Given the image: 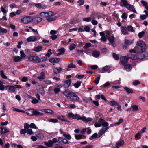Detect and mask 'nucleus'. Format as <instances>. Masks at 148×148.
<instances>
[{"mask_svg": "<svg viewBox=\"0 0 148 148\" xmlns=\"http://www.w3.org/2000/svg\"><path fill=\"white\" fill-rule=\"evenodd\" d=\"M98 122L101 124L102 126L103 127L98 132L99 138L102 135L105 133L106 131L109 128L108 126L109 124L103 119L100 118Z\"/></svg>", "mask_w": 148, "mask_h": 148, "instance_id": "nucleus-1", "label": "nucleus"}, {"mask_svg": "<svg viewBox=\"0 0 148 148\" xmlns=\"http://www.w3.org/2000/svg\"><path fill=\"white\" fill-rule=\"evenodd\" d=\"M28 60L30 62H32L34 63H38L47 61V58L46 57L40 58L36 55L31 56L28 58Z\"/></svg>", "mask_w": 148, "mask_h": 148, "instance_id": "nucleus-2", "label": "nucleus"}, {"mask_svg": "<svg viewBox=\"0 0 148 148\" xmlns=\"http://www.w3.org/2000/svg\"><path fill=\"white\" fill-rule=\"evenodd\" d=\"M57 18L56 16L52 11L48 12V15L46 20L48 22H51L55 20Z\"/></svg>", "mask_w": 148, "mask_h": 148, "instance_id": "nucleus-3", "label": "nucleus"}, {"mask_svg": "<svg viewBox=\"0 0 148 148\" xmlns=\"http://www.w3.org/2000/svg\"><path fill=\"white\" fill-rule=\"evenodd\" d=\"M21 20L22 23L24 24H27L31 22L32 21V18L28 16H25L21 18Z\"/></svg>", "mask_w": 148, "mask_h": 148, "instance_id": "nucleus-4", "label": "nucleus"}, {"mask_svg": "<svg viewBox=\"0 0 148 148\" xmlns=\"http://www.w3.org/2000/svg\"><path fill=\"white\" fill-rule=\"evenodd\" d=\"M63 93L67 97H69L70 99L74 96L73 95H74L75 94L74 93L70 91L69 90H65L64 92H63Z\"/></svg>", "mask_w": 148, "mask_h": 148, "instance_id": "nucleus-5", "label": "nucleus"}, {"mask_svg": "<svg viewBox=\"0 0 148 148\" xmlns=\"http://www.w3.org/2000/svg\"><path fill=\"white\" fill-rule=\"evenodd\" d=\"M67 117L69 118H72L73 119H77L78 120H80V116L79 114H74L72 113H69L67 114Z\"/></svg>", "mask_w": 148, "mask_h": 148, "instance_id": "nucleus-6", "label": "nucleus"}, {"mask_svg": "<svg viewBox=\"0 0 148 148\" xmlns=\"http://www.w3.org/2000/svg\"><path fill=\"white\" fill-rule=\"evenodd\" d=\"M137 45L141 47V50L142 52L144 51L146 49V46L145 42L143 41H139L137 42Z\"/></svg>", "mask_w": 148, "mask_h": 148, "instance_id": "nucleus-7", "label": "nucleus"}, {"mask_svg": "<svg viewBox=\"0 0 148 148\" xmlns=\"http://www.w3.org/2000/svg\"><path fill=\"white\" fill-rule=\"evenodd\" d=\"M124 141L123 140H121L117 142L116 144H113V148H119L121 146L124 144Z\"/></svg>", "mask_w": 148, "mask_h": 148, "instance_id": "nucleus-8", "label": "nucleus"}, {"mask_svg": "<svg viewBox=\"0 0 148 148\" xmlns=\"http://www.w3.org/2000/svg\"><path fill=\"white\" fill-rule=\"evenodd\" d=\"M121 64L123 65L127 64L128 61V58L126 56H124L121 58L120 59Z\"/></svg>", "mask_w": 148, "mask_h": 148, "instance_id": "nucleus-9", "label": "nucleus"}, {"mask_svg": "<svg viewBox=\"0 0 148 148\" xmlns=\"http://www.w3.org/2000/svg\"><path fill=\"white\" fill-rule=\"evenodd\" d=\"M49 61L51 63H58L60 61V59L58 58H51L49 59Z\"/></svg>", "mask_w": 148, "mask_h": 148, "instance_id": "nucleus-10", "label": "nucleus"}, {"mask_svg": "<svg viewBox=\"0 0 148 148\" xmlns=\"http://www.w3.org/2000/svg\"><path fill=\"white\" fill-rule=\"evenodd\" d=\"M6 90L8 89V91L14 92L15 91V87L13 86L7 85L6 86Z\"/></svg>", "mask_w": 148, "mask_h": 148, "instance_id": "nucleus-11", "label": "nucleus"}, {"mask_svg": "<svg viewBox=\"0 0 148 148\" xmlns=\"http://www.w3.org/2000/svg\"><path fill=\"white\" fill-rule=\"evenodd\" d=\"M42 20V19L41 18L38 16L36 17L33 18H32V21L34 23L37 24L39 23Z\"/></svg>", "mask_w": 148, "mask_h": 148, "instance_id": "nucleus-12", "label": "nucleus"}, {"mask_svg": "<svg viewBox=\"0 0 148 148\" xmlns=\"http://www.w3.org/2000/svg\"><path fill=\"white\" fill-rule=\"evenodd\" d=\"M110 67V66H106L102 68L101 71V73L108 72L110 73L111 72Z\"/></svg>", "mask_w": 148, "mask_h": 148, "instance_id": "nucleus-13", "label": "nucleus"}, {"mask_svg": "<svg viewBox=\"0 0 148 148\" xmlns=\"http://www.w3.org/2000/svg\"><path fill=\"white\" fill-rule=\"evenodd\" d=\"M125 7L127 8V9L130 11H132L133 12L135 13H137L133 6L129 4H128Z\"/></svg>", "mask_w": 148, "mask_h": 148, "instance_id": "nucleus-14", "label": "nucleus"}, {"mask_svg": "<svg viewBox=\"0 0 148 148\" xmlns=\"http://www.w3.org/2000/svg\"><path fill=\"white\" fill-rule=\"evenodd\" d=\"M9 129L6 127H1L0 130V133L1 135H3L4 134L7 133L9 132Z\"/></svg>", "mask_w": 148, "mask_h": 148, "instance_id": "nucleus-15", "label": "nucleus"}, {"mask_svg": "<svg viewBox=\"0 0 148 148\" xmlns=\"http://www.w3.org/2000/svg\"><path fill=\"white\" fill-rule=\"evenodd\" d=\"M133 42V41L132 40L131 41L127 39H125L124 41V43L126 46L125 45H123V48L125 49L127 47L126 46L131 45L132 44Z\"/></svg>", "mask_w": 148, "mask_h": 148, "instance_id": "nucleus-16", "label": "nucleus"}, {"mask_svg": "<svg viewBox=\"0 0 148 148\" xmlns=\"http://www.w3.org/2000/svg\"><path fill=\"white\" fill-rule=\"evenodd\" d=\"M27 40L28 42H34L37 40V37L35 36H32L28 38Z\"/></svg>", "mask_w": 148, "mask_h": 148, "instance_id": "nucleus-17", "label": "nucleus"}, {"mask_svg": "<svg viewBox=\"0 0 148 148\" xmlns=\"http://www.w3.org/2000/svg\"><path fill=\"white\" fill-rule=\"evenodd\" d=\"M43 49V47L41 46H38L36 47H34L33 49V51L36 52H39L42 51Z\"/></svg>", "mask_w": 148, "mask_h": 148, "instance_id": "nucleus-18", "label": "nucleus"}, {"mask_svg": "<svg viewBox=\"0 0 148 148\" xmlns=\"http://www.w3.org/2000/svg\"><path fill=\"white\" fill-rule=\"evenodd\" d=\"M45 78V74L44 72H42L40 74V76L37 77V79L40 81H41L44 79Z\"/></svg>", "mask_w": 148, "mask_h": 148, "instance_id": "nucleus-19", "label": "nucleus"}, {"mask_svg": "<svg viewBox=\"0 0 148 148\" xmlns=\"http://www.w3.org/2000/svg\"><path fill=\"white\" fill-rule=\"evenodd\" d=\"M71 81V79H68L65 81L64 82V86L66 88H68L70 85Z\"/></svg>", "mask_w": 148, "mask_h": 148, "instance_id": "nucleus-20", "label": "nucleus"}, {"mask_svg": "<svg viewBox=\"0 0 148 148\" xmlns=\"http://www.w3.org/2000/svg\"><path fill=\"white\" fill-rule=\"evenodd\" d=\"M44 144L48 147H51L53 145V143L51 140H49L48 142H44Z\"/></svg>", "mask_w": 148, "mask_h": 148, "instance_id": "nucleus-21", "label": "nucleus"}, {"mask_svg": "<svg viewBox=\"0 0 148 148\" xmlns=\"http://www.w3.org/2000/svg\"><path fill=\"white\" fill-rule=\"evenodd\" d=\"M100 54V53L99 51L97 50H94L92 53V56L95 58L98 57Z\"/></svg>", "mask_w": 148, "mask_h": 148, "instance_id": "nucleus-22", "label": "nucleus"}, {"mask_svg": "<svg viewBox=\"0 0 148 148\" xmlns=\"http://www.w3.org/2000/svg\"><path fill=\"white\" fill-rule=\"evenodd\" d=\"M121 29L122 33L125 34H128L127 29L125 27L123 26L121 28Z\"/></svg>", "mask_w": 148, "mask_h": 148, "instance_id": "nucleus-23", "label": "nucleus"}, {"mask_svg": "<svg viewBox=\"0 0 148 148\" xmlns=\"http://www.w3.org/2000/svg\"><path fill=\"white\" fill-rule=\"evenodd\" d=\"M128 4L127 0H121L120 5L121 6L126 7Z\"/></svg>", "mask_w": 148, "mask_h": 148, "instance_id": "nucleus-24", "label": "nucleus"}, {"mask_svg": "<svg viewBox=\"0 0 148 148\" xmlns=\"http://www.w3.org/2000/svg\"><path fill=\"white\" fill-rule=\"evenodd\" d=\"M72 97H71V99L73 101H78L79 100V98L75 94H74Z\"/></svg>", "mask_w": 148, "mask_h": 148, "instance_id": "nucleus-25", "label": "nucleus"}, {"mask_svg": "<svg viewBox=\"0 0 148 148\" xmlns=\"http://www.w3.org/2000/svg\"><path fill=\"white\" fill-rule=\"evenodd\" d=\"M41 111L45 113H48L51 114H53L54 113V112L50 109H43L41 110Z\"/></svg>", "mask_w": 148, "mask_h": 148, "instance_id": "nucleus-26", "label": "nucleus"}, {"mask_svg": "<svg viewBox=\"0 0 148 148\" xmlns=\"http://www.w3.org/2000/svg\"><path fill=\"white\" fill-rule=\"evenodd\" d=\"M75 138L77 140L84 139L86 138V136L83 135L77 134L75 136Z\"/></svg>", "mask_w": 148, "mask_h": 148, "instance_id": "nucleus-27", "label": "nucleus"}, {"mask_svg": "<svg viewBox=\"0 0 148 148\" xmlns=\"http://www.w3.org/2000/svg\"><path fill=\"white\" fill-rule=\"evenodd\" d=\"M124 69L127 71H130L132 67L129 64H127L124 65Z\"/></svg>", "mask_w": 148, "mask_h": 148, "instance_id": "nucleus-28", "label": "nucleus"}, {"mask_svg": "<svg viewBox=\"0 0 148 148\" xmlns=\"http://www.w3.org/2000/svg\"><path fill=\"white\" fill-rule=\"evenodd\" d=\"M128 58H130L133 60H136L137 59V56L134 54L130 53L127 56Z\"/></svg>", "mask_w": 148, "mask_h": 148, "instance_id": "nucleus-29", "label": "nucleus"}, {"mask_svg": "<svg viewBox=\"0 0 148 148\" xmlns=\"http://www.w3.org/2000/svg\"><path fill=\"white\" fill-rule=\"evenodd\" d=\"M32 115H34L35 116L41 115L42 116L43 115V113L40 112H39L37 110H33L32 112Z\"/></svg>", "mask_w": 148, "mask_h": 148, "instance_id": "nucleus-30", "label": "nucleus"}, {"mask_svg": "<svg viewBox=\"0 0 148 148\" xmlns=\"http://www.w3.org/2000/svg\"><path fill=\"white\" fill-rule=\"evenodd\" d=\"M62 87L61 86L58 85L54 89V92L56 94H57L60 91V89Z\"/></svg>", "mask_w": 148, "mask_h": 148, "instance_id": "nucleus-31", "label": "nucleus"}, {"mask_svg": "<svg viewBox=\"0 0 148 148\" xmlns=\"http://www.w3.org/2000/svg\"><path fill=\"white\" fill-rule=\"evenodd\" d=\"M124 88L126 91V92L127 94L132 93H133V90L132 89L130 88L127 87H124Z\"/></svg>", "mask_w": 148, "mask_h": 148, "instance_id": "nucleus-32", "label": "nucleus"}, {"mask_svg": "<svg viewBox=\"0 0 148 148\" xmlns=\"http://www.w3.org/2000/svg\"><path fill=\"white\" fill-rule=\"evenodd\" d=\"M109 104L111 106H118L119 105V103L116 102L113 99H112V101L109 102Z\"/></svg>", "mask_w": 148, "mask_h": 148, "instance_id": "nucleus-33", "label": "nucleus"}, {"mask_svg": "<svg viewBox=\"0 0 148 148\" xmlns=\"http://www.w3.org/2000/svg\"><path fill=\"white\" fill-rule=\"evenodd\" d=\"M62 69L60 67H57L53 70V72L55 74L59 73L62 70Z\"/></svg>", "mask_w": 148, "mask_h": 148, "instance_id": "nucleus-34", "label": "nucleus"}, {"mask_svg": "<svg viewBox=\"0 0 148 148\" xmlns=\"http://www.w3.org/2000/svg\"><path fill=\"white\" fill-rule=\"evenodd\" d=\"M22 58L19 56H17L14 58V61L15 62H18L20 61Z\"/></svg>", "mask_w": 148, "mask_h": 148, "instance_id": "nucleus-35", "label": "nucleus"}, {"mask_svg": "<svg viewBox=\"0 0 148 148\" xmlns=\"http://www.w3.org/2000/svg\"><path fill=\"white\" fill-rule=\"evenodd\" d=\"M76 67V66L75 65L73 64V63H71L69 64L68 66V68L67 69V71H68L70 70V69H69L71 68H75Z\"/></svg>", "mask_w": 148, "mask_h": 148, "instance_id": "nucleus-36", "label": "nucleus"}, {"mask_svg": "<svg viewBox=\"0 0 148 148\" xmlns=\"http://www.w3.org/2000/svg\"><path fill=\"white\" fill-rule=\"evenodd\" d=\"M131 108L133 111H137L138 110V108L137 106L135 105H132Z\"/></svg>", "mask_w": 148, "mask_h": 148, "instance_id": "nucleus-37", "label": "nucleus"}, {"mask_svg": "<svg viewBox=\"0 0 148 148\" xmlns=\"http://www.w3.org/2000/svg\"><path fill=\"white\" fill-rule=\"evenodd\" d=\"M57 118L58 119L61 121H67L65 120V117L62 115H58L57 116Z\"/></svg>", "mask_w": 148, "mask_h": 148, "instance_id": "nucleus-38", "label": "nucleus"}, {"mask_svg": "<svg viewBox=\"0 0 148 148\" xmlns=\"http://www.w3.org/2000/svg\"><path fill=\"white\" fill-rule=\"evenodd\" d=\"M59 53L57 54V56H59L65 52V49L63 48H61L59 50Z\"/></svg>", "mask_w": 148, "mask_h": 148, "instance_id": "nucleus-39", "label": "nucleus"}, {"mask_svg": "<svg viewBox=\"0 0 148 148\" xmlns=\"http://www.w3.org/2000/svg\"><path fill=\"white\" fill-rule=\"evenodd\" d=\"M81 83V81H77L74 84V87L76 88H78L80 86Z\"/></svg>", "mask_w": 148, "mask_h": 148, "instance_id": "nucleus-40", "label": "nucleus"}, {"mask_svg": "<svg viewBox=\"0 0 148 148\" xmlns=\"http://www.w3.org/2000/svg\"><path fill=\"white\" fill-rule=\"evenodd\" d=\"M0 75L1 77L5 79H7V77L5 76L4 73L3 71V70H1L0 71Z\"/></svg>", "mask_w": 148, "mask_h": 148, "instance_id": "nucleus-41", "label": "nucleus"}, {"mask_svg": "<svg viewBox=\"0 0 148 148\" xmlns=\"http://www.w3.org/2000/svg\"><path fill=\"white\" fill-rule=\"evenodd\" d=\"M48 15V12H43L40 13V15L42 17H45L46 19Z\"/></svg>", "mask_w": 148, "mask_h": 148, "instance_id": "nucleus-42", "label": "nucleus"}, {"mask_svg": "<svg viewBox=\"0 0 148 148\" xmlns=\"http://www.w3.org/2000/svg\"><path fill=\"white\" fill-rule=\"evenodd\" d=\"M98 136V135L97 133H94L89 138V139L92 140L93 139H95Z\"/></svg>", "mask_w": 148, "mask_h": 148, "instance_id": "nucleus-43", "label": "nucleus"}, {"mask_svg": "<svg viewBox=\"0 0 148 148\" xmlns=\"http://www.w3.org/2000/svg\"><path fill=\"white\" fill-rule=\"evenodd\" d=\"M30 128L34 129H38V128L36 126V125L33 123H31L30 125Z\"/></svg>", "mask_w": 148, "mask_h": 148, "instance_id": "nucleus-44", "label": "nucleus"}, {"mask_svg": "<svg viewBox=\"0 0 148 148\" xmlns=\"http://www.w3.org/2000/svg\"><path fill=\"white\" fill-rule=\"evenodd\" d=\"M76 107V106L75 104H71L68 105L66 108H67L73 109L75 108Z\"/></svg>", "mask_w": 148, "mask_h": 148, "instance_id": "nucleus-45", "label": "nucleus"}, {"mask_svg": "<svg viewBox=\"0 0 148 148\" xmlns=\"http://www.w3.org/2000/svg\"><path fill=\"white\" fill-rule=\"evenodd\" d=\"M92 20V18L91 17L88 18H83V20L84 21L89 22L91 21Z\"/></svg>", "mask_w": 148, "mask_h": 148, "instance_id": "nucleus-46", "label": "nucleus"}, {"mask_svg": "<svg viewBox=\"0 0 148 148\" xmlns=\"http://www.w3.org/2000/svg\"><path fill=\"white\" fill-rule=\"evenodd\" d=\"M91 46V44L90 43H87L85 44V46L83 47L85 49H87L89 47H90Z\"/></svg>", "mask_w": 148, "mask_h": 148, "instance_id": "nucleus-47", "label": "nucleus"}, {"mask_svg": "<svg viewBox=\"0 0 148 148\" xmlns=\"http://www.w3.org/2000/svg\"><path fill=\"white\" fill-rule=\"evenodd\" d=\"M76 47V45L74 43H72L70 45L69 49L71 51H72L75 49Z\"/></svg>", "mask_w": 148, "mask_h": 148, "instance_id": "nucleus-48", "label": "nucleus"}, {"mask_svg": "<svg viewBox=\"0 0 148 148\" xmlns=\"http://www.w3.org/2000/svg\"><path fill=\"white\" fill-rule=\"evenodd\" d=\"M113 58L116 60H118L119 59V56L116 54L115 53H113Z\"/></svg>", "mask_w": 148, "mask_h": 148, "instance_id": "nucleus-49", "label": "nucleus"}, {"mask_svg": "<svg viewBox=\"0 0 148 148\" xmlns=\"http://www.w3.org/2000/svg\"><path fill=\"white\" fill-rule=\"evenodd\" d=\"M48 121L53 123H57L58 121V120L56 119H51L48 120Z\"/></svg>", "mask_w": 148, "mask_h": 148, "instance_id": "nucleus-50", "label": "nucleus"}, {"mask_svg": "<svg viewBox=\"0 0 148 148\" xmlns=\"http://www.w3.org/2000/svg\"><path fill=\"white\" fill-rule=\"evenodd\" d=\"M27 133L29 134L30 135L33 134H34V132L32 131V130L30 129H28L26 130Z\"/></svg>", "mask_w": 148, "mask_h": 148, "instance_id": "nucleus-51", "label": "nucleus"}, {"mask_svg": "<svg viewBox=\"0 0 148 148\" xmlns=\"http://www.w3.org/2000/svg\"><path fill=\"white\" fill-rule=\"evenodd\" d=\"M127 29L130 32H134V30L133 27L131 25L128 26L127 27Z\"/></svg>", "mask_w": 148, "mask_h": 148, "instance_id": "nucleus-52", "label": "nucleus"}, {"mask_svg": "<svg viewBox=\"0 0 148 148\" xmlns=\"http://www.w3.org/2000/svg\"><path fill=\"white\" fill-rule=\"evenodd\" d=\"M64 136L68 140H70L71 138V136L69 134L66 133L64 134Z\"/></svg>", "mask_w": 148, "mask_h": 148, "instance_id": "nucleus-53", "label": "nucleus"}, {"mask_svg": "<svg viewBox=\"0 0 148 148\" xmlns=\"http://www.w3.org/2000/svg\"><path fill=\"white\" fill-rule=\"evenodd\" d=\"M100 79V78L99 77H97L95 78L94 81V82L96 84H98L99 81Z\"/></svg>", "mask_w": 148, "mask_h": 148, "instance_id": "nucleus-54", "label": "nucleus"}, {"mask_svg": "<svg viewBox=\"0 0 148 148\" xmlns=\"http://www.w3.org/2000/svg\"><path fill=\"white\" fill-rule=\"evenodd\" d=\"M114 36H112L109 37L108 38V40L110 43H112L114 42Z\"/></svg>", "mask_w": 148, "mask_h": 148, "instance_id": "nucleus-55", "label": "nucleus"}, {"mask_svg": "<svg viewBox=\"0 0 148 148\" xmlns=\"http://www.w3.org/2000/svg\"><path fill=\"white\" fill-rule=\"evenodd\" d=\"M94 19L95 18H93V20H92L91 22L93 25H96L98 24V22L97 21L94 20Z\"/></svg>", "mask_w": 148, "mask_h": 148, "instance_id": "nucleus-56", "label": "nucleus"}, {"mask_svg": "<svg viewBox=\"0 0 148 148\" xmlns=\"http://www.w3.org/2000/svg\"><path fill=\"white\" fill-rule=\"evenodd\" d=\"M123 119L122 118H121L119 119V121L118 122H117L116 123H115V125H119L120 124L122 123L123 122Z\"/></svg>", "mask_w": 148, "mask_h": 148, "instance_id": "nucleus-57", "label": "nucleus"}, {"mask_svg": "<svg viewBox=\"0 0 148 148\" xmlns=\"http://www.w3.org/2000/svg\"><path fill=\"white\" fill-rule=\"evenodd\" d=\"M144 32L143 31H142L141 32L139 33L138 36L140 38H141L144 36Z\"/></svg>", "mask_w": 148, "mask_h": 148, "instance_id": "nucleus-58", "label": "nucleus"}, {"mask_svg": "<svg viewBox=\"0 0 148 148\" xmlns=\"http://www.w3.org/2000/svg\"><path fill=\"white\" fill-rule=\"evenodd\" d=\"M38 100L36 99V98H34L32 100L31 102L32 103L34 104H37L38 102Z\"/></svg>", "mask_w": 148, "mask_h": 148, "instance_id": "nucleus-59", "label": "nucleus"}, {"mask_svg": "<svg viewBox=\"0 0 148 148\" xmlns=\"http://www.w3.org/2000/svg\"><path fill=\"white\" fill-rule=\"evenodd\" d=\"M140 83L139 81L138 80H136L134 81L133 82V85L136 86L139 84Z\"/></svg>", "mask_w": 148, "mask_h": 148, "instance_id": "nucleus-60", "label": "nucleus"}, {"mask_svg": "<svg viewBox=\"0 0 148 148\" xmlns=\"http://www.w3.org/2000/svg\"><path fill=\"white\" fill-rule=\"evenodd\" d=\"M35 5L36 7L39 8H44L42 5L41 3L36 4H35Z\"/></svg>", "mask_w": 148, "mask_h": 148, "instance_id": "nucleus-61", "label": "nucleus"}, {"mask_svg": "<svg viewBox=\"0 0 148 148\" xmlns=\"http://www.w3.org/2000/svg\"><path fill=\"white\" fill-rule=\"evenodd\" d=\"M26 130L24 129H23L21 130L20 133L21 134H23L27 133Z\"/></svg>", "mask_w": 148, "mask_h": 148, "instance_id": "nucleus-62", "label": "nucleus"}, {"mask_svg": "<svg viewBox=\"0 0 148 148\" xmlns=\"http://www.w3.org/2000/svg\"><path fill=\"white\" fill-rule=\"evenodd\" d=\"M68 141L66 138H62L61 144L68 143Z\"/></svg>", "mask_w": 148, "mask_h": 148, "instance_id": "nucleus-63", "label": "nucleus"}, {"mask_svg": "<svg viewBox=\"0 0 148 148\" xmlns=\"http://www.w3.org/2000/svg\"><path fill=\"white\" fill-rule=\"evenodd\" d=\"M24 128L26 130L30 128V125L27 123H25L24 124Z\"/></svg>", "mask_w": 148, "mask_h": 148, "instance_id": "nucleus-64", "label": "nucleus"}]
</instances>
